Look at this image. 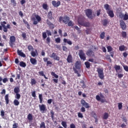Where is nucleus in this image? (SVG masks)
Returning <instances> with one entry per match:
<instances>
[{"label": "nucleus", "mask_w": 128, "mask_h": 128, "mask_svg": "<svg viewBox=\"0 0 128 128\" xmlns=\"http://www.w3.org/2000/svg\"><path fill=\"white\" fill-rule=\"evenodd\" d=\"M78 22L80 26H85V28H90V22L84 21V17H79L78 19Z\"/></svg>", "instance_id": "f257e3e1"}, {"label": "nucleus", "mask_w": 128, "mask_h": 128, "mask_svg": "<svg viewBox=\"0 0 128 128\" xmlns=\"http://www.w3.org/2000/svg\"><path fill=\"white\" fill-rule=\"evenodd\" d=\"M0 24V30H2L3 28V32H8V30H10V28H12V26H10V24H8L6 26V21L1 22Z\"/></svg>", "instance_id": "f03ea898"}, {"label": "nucleus", "mask_w": 128, "mask_h": 128, "mask_svg": "<svg viewBox=\"0 0 128 128\" xmlns=\"http://www.w3.org/2000/svg\"><path fill=\"white\" fill-rule=\"evenodd\" d=\"M104 8H105V10L106 11V14H108V16L112 18L114 17V10H110L108 4H105L104 5Z\"/></svg>", "instance_id": "7ed1b4c3"}, {"label": "nucleus", "mask_w": 128, "mask_h": 128, "mask_svg": "<svg viewBox=\"0 0 128 128\" xmlns=\"http://www.w3.org/2000/svg\"><path fill=\"white\" fill-rule=\"evenodd\" d=\"M70 18L66 15L64 16H61L59 18V22L60 24L63 22L64 24H68V22H70Z\"/></svg>", "instance_id": "20e7f679"}, {"label": "nucleus", "mask_w": 128, "mask_h": 128, "mask_svg": "<svg viewBox=\"0 0 128 128\" xmlns=\"http://www.w3.org/2000/svg\"><path fill=\"white\" fill-rule=\"evenodd\" d=\"M78 70H80V62L78 61H77L75 63L74 67L73 68V70L74 72V74H76L78 77L80 76V74L78 73Z\"/></svg>", "instance_id": "39448f33"}, {"label": "nucleus", "mask_w": 128, "mask_h": 128, "mask_svg": "<svg viewBox=\"0 0 128 128\" xmlns=\"http://www.w3.org/2000/svg\"><path fill=\"white\" fill-rule=\"evenodd\" d=\"M96 72L100 80H104V68H96Z\"/></svg>", "instance_id": "423d86ee"}, {"label": "nucleus", "mask_w": 128, "mask_h": 128, "mask_svg": "<svg viewBox=\"0 0 128 128\" xmlns=\"http://www.w3.org/2000/svg\"><path fill=\"white\" fill-rule=\"evenodd\" d=\"M34 16L35 17L32 18V20L33 22V24L36 25L38 24L40 22H41L42 18H40V16L38 14H34Z\"/></svg>", "instance_id": "0eeeda50"}, {"label": "nucleus", "mask_w": 128, "mask_h": 128, "mask_svg": "<svg viewBox=\"0 0 128 128\" xmlns=\"http://www.w3.org/2000/svg\"><path fill=\"white\" fill-rule=\"evenodd\" d=\"M85 13L86 16L90 20H94V18L96 16L95 14L92 15V9H86L85 10Z\"/></svg>", "instance_id": "6e6552de"}, {"label": "nucleus", "mask_w": 128, "mask_h": 128, "mask_svg": "<svg viewBox=\"0 0 128 128\" xmlns=\"http://www.w3.org/2000/svg\"><path fill=\"white\" fill-rule=\"evenodd\" d=\"M78 56L82 60H86V54H84V50H79Z\"/></svg>", "instance_id": "1a4fd4ad"}, {"label": "nucleus", "mask_w": 128, "mask_h": 128, "mask_svg": "<svg viewBox=\"0 0 128 128\" xmlns=\"http://www.w3.org/2000/svg\"><path fill=\"white\" fill-rule=\"evenodd\" d=\"M38 107L40 110V111L42 114H44V112H46V110H48V109L46 108V104H39Z\"/></svg>", "instance_id": "9d476101"}, {"label": "nucleus", "mask_w": 128, "mask_h": 128, "mask_svg": "<svg viewBox=\"0 0 128 128\" xmlns=\"http://www.w3.org/2000/svg\"><path fill=\"white\" fill-rule=\"evenodd\" d=\"M118 16L120 18L124 20H128V13L125 14H124L122 12H119Z\"/></svg>", "instance_id": "9b49d317"}, {"label": "nucleus", "mask_w": 128, "mask_h": 128, "mask_svg": "<svg viewBox=\"0 0 128 128\" xmlns=\"http://www.w3.org/2000/svg\"><path fill=\"white\" fill-rule=\"evenodd\" d=\"M10 46H11V48H14V42H16V37L14 36H11L10 38Z\"/></svg>", "instance_id": "f8f14e48"}, {"label": "nucleus", "mask_w": 128, "mask_h": 128, "mask_svg": "<svg viewBox=\"0 0 128 128\" xmlns=\"http://www.w3.org/2000/svg\"><path fill=\"white\" fill-rule=\"evenodd\" d=\"M120 26L122 30H126V24L123 20H120Z\"/></svg>", "instance_id": "ddd939ff"}, {"label": "nucleus", "mask_w": 128, "mask_h": 128, "mask_svg": "<svg viewBox=\"0 0 128 128\" xmlns=\"http://www.w3.org/2000/svg\"><path fill=\"white\" fill-rule=\"evenodd\" d=\"M80 103L83 106H84L86 108H90V106L88 103L86 102V100H84V99L81 100Z\"/></svg>", "instance_id": "4468645a"}, {"label": "nucleus", "mask_w": 128, "mask_h": 128, "mask_svg": "<svg viewBox=\"0 0 128 128\" xmlns=\"http://www.w3.org/2000/svg\"><path fill=\"white\" fill-rule=\"evenodd\" d=\"M46 22L48 26V27L50 30H54V24L52 23L48 19H47Z\"/></svg>", "instance_id": "2eb2a0df"}, {"label": "nucleus", "mask_w": 128, "mask_h": 128, "mask_svg": "<svg viewBox=\"0 0 128 128\" xmlns=\"http://www.w3.org/2000/svg\"><path fill=\"white\" fill-rule=\"evenodd\" d=\"M50 58H54L55 60H60V57L56 55V54L53 52L51 56H50Z\"/></svg>", "instance_id": "dca6fc26"}, {"label": "nucleus", "mask_w": 128, "mask_h": 128, "mask_svg": "<svg viewBox=\"0 0 128 128\" xmlns=\"http://www.w3.org/2000/svg\"><path fill=\"white\" fill-rule=\"evenodd\" d=\"M52 6H54V8H58L60 6V1H58L56 2V1L53 0L52 1Z\"/></svg>", "instance_id": "f3484780"}, {"label": "nucleus", "mask_w": 128, "mask_h": 128, "mask_svg": "<svg viewBox=\"0 0 128 128\" xmlns=\"http://www.w3.org/2000/svg\"><path fill=\"white\" fill-rule=\"evenodd\" d=\"M86 54L88 56H92V57L94 56V52L91 50H88L86 52Z\"/></svg>", "instance_id": "a211bd4d"}, {"label": "nucleus", "mask_w": 128, "mask_h": 128, "mask_svg": "<svg viewBox=\"0 0 128 128\" xmlns=\"http://www.w3.org/2000/svg\"><path fill=\"white\" fill-rule=\"evenodd\" d=\"M47 17L48 20H52L54 17H52V11H49L48 13Z\"/></svg>", "instance_id": "6ab92c4d"}, {"label": "nucleus", "mask_w": 128, "mask_h": 128, "mask_svg": "<svg viewBox=\"0 0 128 128\" xmlns=\"http://www.w3.org/2000/svg\"><path fill=\"white\" fill-rule=\"evenodd\" d=\"M63 42H64V44H69V46H72V42L70 40L66 38L63 40Z\"/></svg>", "instance_id": "aec40b11"}, {"label": "nucleus", "mask_w": 128, "mask_h": 128, "mask_svg": "<svg viewBox=\"0 0 128 128\" xmlns=\"http://www.w3.org/2000/svg\"><path fill=\"white\" fill-rule=\"evenodd\" d=\"M96 100H98V101L100 100L101 102H106L105 98H100V96L98 95L96 96Z\"/></svg>", "instance_id": "412c9836"}, {"label": "nucleus", "mask_w": 128, "mask_h": 128, "mask_svg": "<svg viewBox=\"0 0 128 128\" xmlns=\"http://www.w3.org/2000/svg\"><path fill=\"white\" fill-rule=\"evenodd\" d=\"M66 60L69 64L72 62V54H70L68 55Z\"/></svg>", "instance_id": "4be33fe9"}, {"label": "nucleus", "mask_w": 128, "mask_h": 128, "mask_svg": "<svg viewBox=\"0 0 128 128\" xmlns=\"http://www.w3.org/2000/svg\"><path fill=\"white\" fill-rule=\"evenodd\" d=\"M30 62H31L32 64H33V66H36V64H38V60H36L34 58H30Z\"/></svg>", "instance_id": "5701e85b"}, {"label": "nucleus", "mask_w": 128, "mask_h": 128, "mask_svg": "<svg viewBox=\"0 0 128 128\" xmlns=\"http://www.w3.org/2000/svg\"><path fill=\"white\" fill-rule=\"evenodd\" d=\"M9 94H6L4 96V100H6V104H8L10 102V100L8 99Z\"/></svg>", "instance_id": "b1692460"}, {"label": "nucleus", "mask_w": 128, "mask_h": 128, "mask_svg": "<svg viewBox=\"0 0 128 128\" xmlns=\"http://www.w3.org/2000/svg\"><path fill=\"white\" fill-rule=\"evenodd\" d=\"M18 56H22V58H26V54L22 52V51L18 50Z\"/></svg>", "instance_id": "393cba45"}, {"label": "nucleus", "mask_w": 128, "mask_h": 128, "mask_svg": "<svg viewBox=\"0 0 128 128\" xmlns=\"http://www.w3.org/2000/svg\"><path fill=\"white\" fill-rule=\"evenodd\" d=\"M108 116H110L108 113L106 112L103 115L102 120H108Z\"/></svg>", "instance_id": "a878e982"}, {"label": "nucleus", "mask_w": 128, "mask_h": 128, "mask_svg": "<svg viewBox=\"0 0 128 128\" xmlns=\"http://www.w3.org/2000/svg\"><path fill=\"white\" fill-rule=\"evenodd\" d=\"M108 24V19H104L102 21V25L104 26H106Z\"/></svg>", "instance_id": "bb28decb"}, {"label": "nucleus", "mask_w": 128, "mask_h": 128, "mask_svg": "<svg viewBox=\"0 0 128 128\" xmlns=\"http://www.w3.org/2000/svg\"><path fill=\"white\" fill-rule=\"evenodd\" d=\"M27 118L30 120V122H32V120H34L33 117H32V114H28L27 116Z\"/></svg>", "instance_id": "cd10ccee"}, {"label": "nucleus", "mask_w": 128, "mask_h": 128, "mask_svg": "<svg viewBox=\"0 0 128 128\" xmlns=\"http://www.w3.org/2000/svg\"><path fill=\"white\" fill-rule=\"evenodd\" d=\"M68 26H74V22L72 20H70H70L69 22L67 23Z\"/></svg>", "instance_id": "c85d7f7f"}, {"label": "nucleus", "mask_w": 128, "mask_h": 128, "mask_svg": "<svg viewBox=\"0 0 128 128\" xmlns=\"http://www.w3.org/2000/svg\"><path fill=\"white\" fill-rule=\"evenodd\" d=\"M119 50H120V52H124V50H126V46H124V45H122L120 46Z\"/></svg>", "instance_id": "c756f323"}, {"label": "nucleus", "mask_w": 128, "mask_h": 128, "mask_svg": "<svg viewBox=\"0 0 128 128\" xmlns=\"http://www.w3.org/2000/svg\"><path fill=\"white\" fill-rule=\"evenodd\" d=\"M20 66H22V68H26V62L22 61L20 62Z\"/></svg>", "instance_id": "7c9ffc66"}, {"label": "nucleus", "mask_w": 128, "mask_h": 128, "mask_svg": "<svg viewBox=\"0 0 128 128\" xmlns=\"http://www.w3.org/2000/svg\"><path fill=\"white\" fill-rule=\"evenodd\" d=\"M42 8H44V10H48V4H42Z\"/></svg>", "instance_id": "2f4dec72"}, {"label": "nucleus", "mask_w": 128, "mask_h": 128, "mask_svg": "<svg viewBox=\"0 0 128 128\" xmlns=\"http://www.w3.org/2000/svg\"><path fill=\"white\" fill-rule=\"evenodd\" d=\"M106 36V32H102L100 34V38L101 40H104V38Z\"/></svg>", "instance_id": "473e14b6"}, {"label": "nucleus", "mask_w": 128, "mask_h": 128, "mask_svg": "<svg viewBox=\"0 0 128 128\" xmlns=\"http://www.w3.org/2000/svg\"><path fill=\"white\" fill-rule=\"evenodd\" d=\"M50 113L51 114L52 119V120H54V110H51L50 111Z\"/></svg>", "instance_id": "72a5a7b5"}, {"label": "nucleus", "mask_w": 128, "mask_h": 128, "mask_svg": "<svg viewBox=\"0 0 128 128\" xmlns=\"http://www.w3.org/2000/svg\"><path fill=\"white\" fill-rule=\"evenodd\" d=\"M84 64L87 68H90V63L88 62H84Z\"/></svg>", "instance_id": "f704fd0d"}, {"label": "nucleus", "mask_w": 128, "mask_h": 128, "mask_svg": "<svg viewBox=\"0 0 128 128\" xmlns=\"http://www.w3.org/2000/svg\"><path fill=\"white\" fill-rule=\"evenodd\" d=\"M20 87H16L14 88V92L15 94H18V92H20Z\"/></svg>", "instance_id": "c9c22d12"}, {"label": "nucleus", "mask_w": 128, "mask_h": 128, "mask_svg": "<svg viewBox=\"0 0 128 128\" xmlns=\"http://www.w3.org/2000/svg\"><path fill=\"white\" fill-rule=\"evenodd\" d=\"M122 36L124 38H126V32L122 31Z\"/></svg>", "instance_id": "e433bc0d"}, {"label": "nucleus", "mask_w": 128, "mask_h": 128, "mask_svg": "<svg viewBox=\"0 0 128 128\" xmlns=\"http://www.w3.org/2000/svg\"><path fill=\"white\" fill-rule=\"evenodd\" d=\"M51 76H54L55 78H58V75H57L54 72H51Z\"/></svg>", "instance_id": "4c0bfd02"}, {"label": "nucleus", "mask_w": 128, "mask_h": 128, "mask_svg": "<svg viewBox=\"0 0 128 128\" xmlns=\"http://www.w3.org/2000/svg\"><path fill=\"white\" fill-rule=\"evenodd\" d=\"M14 106H18L20 105V102L18 100H14Z\"/></svg>", "instance_id": "58836bf2"}, {"label": "nucleus", "mask_w": 128, "mask_h": 128, "mask_svg": "<svg viewBox=\"0 0 128 128\" xmlns=\"http://www.w3.org/2000/svg\"><path fill=\"white\" fill-rule=\"evenodd\" d=\"M62 126H64V128H68V125L66 124V122L62 121Z\"/></svg>", "instance_id": "ea45409f"}, {"label": "nucleus", "mask_w": 128, "mask_h": 128, "mask_svg": "<svg viewBox=\"0 0 128 128\" xmlns=\"http://www.w3.org/2000/svg\"><path fill=\"white\" fill-rule=\"evenodd\" d=\"M114 68H115L116 72H118V70H120V66L116 64Z\"/></svg>", "instance_id": "a19ab883"}, {"label": "nucleus", "mask_w": 128, "mask_h": 128, "mask_svg": "<svg viewBox=\"0 0 128 128\" xmlns=\"http://www.w3.org/2000/svg\"><path fill=\"white\" fill-rule=\"evenodd\" d=\"M13 6H16V0H10Z\"/></svg>", "instance_id": "79ce46f5"}, {"label": "nucleus", "mask_w": 128, "mask_h": 128, "mask_svg": "<svg viewBox=\"0 0 128 128\" xmlns=\"http://www.w3.org/2000/svg\"><path fill=\"white\" fill-rule=\"evenodd\" d=\"M28 49L29 52H32V50H34V47L32 45H29L28 46Z\"/></svg>", "instance_id": "37998d69"}, {"label": "nucleus", "mask_w": 128, "mask_h": 128, "mask_svg": "<svg viewBox=\"0 0 128 128\" xmlns=\"http://www.w3.org/2000/svg\"><path fill=\"white\" fill-rule=\"evenodd\" d=\"M38 98H39L40 104H42V100H43V98H42V94H40L39 96H38Z\"/></svg>", "instance_id": "c03bdc74"}, {"label": "nucleus", "mask_w": 128, "mask_h": 128, "mask_svg": "<svg viewBox=\"0 0 128 128\" xmlns=\"http://www.w3.org/2000/svg\"><path fill=\"white\" fill-rule=\"evenodd\" d=\"M36 84V79H32L31 80V84L32 86H34V84Z\"/></svg>", "instance_id": "a18cd8bd"}, {"label": "nucleus", "mask_w": 128, "mask_h": 128, "mask_svg": "<svg viewBox=\"0 0 128 128\" xmlns=\"http://www.w3.org/2000/svg\"><path fill=\"white\" fill-rule=\"evenodd\" d=\"M40 128H46V124H44V122H42L40 124Z\"/></svg>", "instance_id": "49530a36"}, {"label": "nucleus", "mask_w": 128, "mask_h": 128, "mask_svg": "<svg viewBox=\"0 0 128 128\" xmlns=\"http://www.w3.org/2000/svg\"><path fill=\"white\" fill-rule=\"evenodd\" d=\"M118 110H122V102L118 103Z\"/></svg>", "instance_id": "de8ad7c7"}, {"label": "nucleus", "mask_w": 128, "mask_h": 128, "mask_svg": "<svg viewBox=\"0 0 128 128\" xmlns=\"http://www.w3.org/2000/svg\"><path fill=\"white\" fill-rule=\"evenodd\" d=\"M107 50L108 52H110L112 50V48L111 46H107Z\"/></svg>", "instance_id": "09e8293b"}, {"label": "nucleus", "mask_w": 128, "mask_h": 128, "mask_svg": "<svg viewBox=\"0 0 128 128\" xmlns=\"http://www.w3.org/2000/svg\"><path fill=\"white\" fill-rule=\"evenodd\" d=\"M42 36L44 40L46 38V32H42Z\"/></svg>", "instance_id": "8fccbe9b"}, {"label": "nucleus", "mask_w": 128, "mask_h": 128, "mask_svg": "<svg viewBox=\"0 0 128 128\" xmlns=\"http://www.w3.org/2000/svg\"><path fill=\"white\" fill-rule=\"evenodd\" d=\"M74 28H76V30L78 31V34H80V32H82V31L80 30V28H78V26H74Z\"/></svg>", "instance_id": "3c124183"}, {"label": "nucleus", "mask_w": 128, "mask_h": 128, "mask_svg": "<svg viewBox=\"0 0 128 128\" xmlns=\"http://www.w3.org/2000/svg\"><path fill=\"white\" fill-rule=\"evenodd\" d=\"M22 36L24 38V40H26V32L22 33Z\"/></svg>", "instance_id": "603ef678"}, {"label": "nucleus", "mask_w": 128, "mask_h": 128, "mask_svg": "<svg viewBox=\"0 0 128 128\" xmlns=\"http://www.w3.org/2000/svg\"><path fill=\"white\" fill-rule=\"evenodd\" d=\"M46 42L48 44H50V37H48L46 39Z\"/></svg>", "instance_id": "864d4df0"}, {"label": "nucleus", "mask_w": 128, "mask_h": 128, "mask_svg": "<svg viewBox=\"0 0 128 128\" xmlns=\"http://www.w3.org/2000/svg\"><path fill=\"white\" fill-rule=\"evenodd\" d=\"M55 42H56L57 44H60V38H56L55 39Z\"/></svg>", "instance_id": "5fc2aeb1"}, {"label": "nucleus", "mask_w": 128, "mask_h": 128, "mask_svg": "<svg viewBox=\"0 0 128 128\" xmlns=\"http://www.w3.org/2000/svg\"><path fill=\"white\" fill-rule=\"evenodd\" d=\"M38 74L40 76H44V71L39 72Z\"/></svg>", "instance_id": "6e6d98bb"}, {"label": "nucleus", "mask_w": 128, "mask_h": 128, "mask_svg": "<svg viewBox=\"0 0 128 128\" xmlns=\"http://www.w3.org/2000/svg\"><path fill=\"white\" fill-rule=\"evenodd\" d=\"M0 116H2V118H4V111L3 110L0 112Z\"/></svg>", "instance_id": "4d7b16f0"}, {"label": "nucleus", "mask_w": 128, "mask_h": 128, "mask_svg": "<svg viewBox=\"0 0 128 128\" xmlns=\"http://www.w3.org/2000/svg\"><path fill=\"white\" fill-rule=\"evenodd\" d=\"M62 48L64 52H67L68 50V47H66V46H62Z\"/></svg>", "instance_id": "13d9d810"}, {"label": "nucleus", "mask_w": 128, "mask_h": 128, "mask_svg": "<svg viewBox=\"0 0 128 128\" xmlns=\"http://www.w3.org/2000/svg\"><path fill=\"white\" fill-rule=\"evenodd\" d=\"M16 98L17 100H20V94L18 93H16Z\"/></svg>", "instance_id": "bf43d9fd"}, {"label": "nucleus", "mask_w": 128, "mask_h": 128, "mask_svg": "<svg viewBox=\"0 0 128 128\" xmlns=\"http://www.w3.org/2000/svg\"><path fill=\"white\" fill-rule=\"evenodd\" d=\"M31 56H33V58H34L36 56V54L34 51H32L31 52Z\"/></svg>", "instance_id": "052dcab7"}, {"label": "nucleus", "mask_w": 128, "mask_h": 128, "mask_svg": "<svg viewBox=\"0 0 128 128\" xmlns=\"http://www.w3.org/2000/svg\"><path fill=\"white\" fill-rule=\"evenodd\" d=\"M86 34H90V28H88L86 30Z\"/></svg>", "instance_id": "680f3d73"}, {"label": "nucleus", "mask_w": 128, "mask_h": 128, "mask_svg": "<svg viewBox=\"0 0 128 128\" xmlns=\"http://www.w3.org/2000/svg\"><path fill=\"white\" fill-rule=\"evenodd\" d=\"M78 117L80 118H84V116L82 115V114L81 112H78Z\"/></svg>", "instance_id": "e2e57ef3"}, {"label": "nucleus", "mask_w": 128, "mask_h": 128, "mask_svg": "<svg viewBox=\"0 0 128 128\" xmlns=\"http://www.w3.org/2000/svg\"><path fill=\"white\" fill-rule=\"evenodd\" d=\"M97 13H96V16H99L100 15V12H102V10L100 9L98 10L97 11Z\"/></svg>", "instance_id": "0e129e2a"}, {"label": "nucleus", "mask_w": 128, "mask_h": 128, "mask_svg": "<svg viewBox=\"0 0 128 128\" xmlns=\"http://www.w3.org/2000/svg\"><path fill=\"white\" fill-rule=\"evenodd\" d=\"M46 32L48 36H52V32H50V31L48 30H46Z\"/></svg>", "instance_id": "69168bd1"}, {"label": "nucleus", "mask_w": 128, "mask_h": 128, "mask_svg": "<svg viewBox=\"0 0 128 128\" xmlns=\"http://www.w3.org/2000/svg\"><path fill=\"white\" fill-rule=\"evenodd\" d=\"M32 94L33 98H36V91L32 92Z\"/></svg>", "instance_id": "338daca9"}, {"label": "nucleus", "mask_w": 128, "mask_h": 128, "mask_svg": "<svg viewBox=\"0 0 128 128\" xmlns=\"http://www.w3.org/2000/svg\"><path fill=\"white\" fill-rule=\"evenodd\" d=\"M70 128H76V125H74V124H70Z\"/></svg>", "instance_id": "774afa93"}]
</instances>
